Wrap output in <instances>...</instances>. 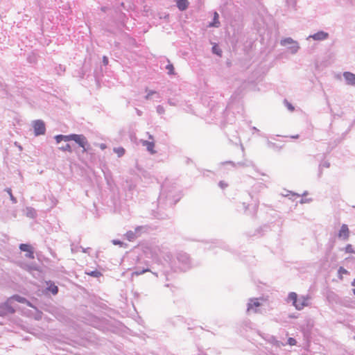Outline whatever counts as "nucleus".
Segmentation results:
<instances>
[{"label":"nucleus","instance_id":"nucleus-8","mask_svg":"<svg viewBox=\"0 0 355 355\" xmlns=\"http://www.w3.org/2000/svg\"><path fill=\"white\" fill-rule=\"evenodd\" d=\"M329 33L327 32H324L323 31H320L313 35H310L306 37V40H309L311 38L315 41H324L329 38Z\"/></svg>","mask_w":355,"mask_h":355},{"label":"nucleus","instance_id":"nucleus-3","mask_svg":"<svg viewBox=\"0 0 355 355\" xmlns=\"http://www.w3.org/2000/svg\"><path fill=\"white\" fill-rule=\"evenodd\" d=\"M311 297L309 295L298 297L297 294L295 292L289 293L287 297V302H291L298 311L302 310L305 306H308Z\"/></svg>","mask_w":355,"mask_h":355},{"label":"nucleus","instance_id":"nucleus-29","mask_svg":"<svg viewBox=\"0 0 355 355\" xmlns=\"http://www.w3.org/2000/svg\"><path fill=\"white\" fill-rule=\"evenodd\" d=\"M330 166V163L327 161H324L323 162H322L319 167H320V175H321L322 173V171H321V168H329Z\"/></svg>","mask_w":355,"mask_h":355},{"label":"nucleus","instance_id":"nucleus-35","mask_svg":"<svg viewBox=\"0 0 355 355\" xmlns=\"http://www.w3.org/2000/svg\"><path fill=\"white\" fill-rule=\"evenodd\" d=\"M157 94V92H156L150 90V91H149V92H148L147 95L145 96V98H146V100H149V99H150V98H151V96H152L153 94Z\"/></svg>","mask_w":355,"mask_h":355},{"label":"nucleus","instance_id":"nucleus-28","mask_svg":"<svg viewBox=\"0 0 355 355\" xmlns=\"http://www.w3.org/2000/svg\"><path fill=\"white\" fill-rule=\"evenodd\" d=\"M271 343L272 345L277 347H280L281 346L284 345L280 341L277 340L274 337L271 338Z\"/></svg>","mask_w":355,"mask_h":355},{"label":"nucleus","instance_id":"nucleus-27","mask_svg":"<svg viewBox=\"0 0 355 355\" xmlns=\"http://www.w3.org/2000/svg\"><path fill=\"white\" fill-rule=\"evenodd\" d=\"M12 299H14L17 302H21V303H25V302H27V300L24 297H21L19 295H14L12 297Z\"/></svg>","mask_w":355,"mask_h":355},{"label":"nucleus","instance_id":"nucleus-11","mask_svg":"<svg viewBox=\"0 0 355 355\" xmlns=\"http://www.w3.org/2000/svg\"><path fill=\"white\" fill-rule=\"evenodd\" d=\"M223 164H230L233 167H245V166H251L254 168V170H257L253 162L250 160H244L243 162H239L237 163H234L233 162L229 161L224 162Z\"/></svg>","mask_w":355,"mask_h":355},{"label":"nucleus","instance_id":"nucleus-55","mask_svg":"<svg viewBox=\"0 0 355 355\" xmlns=\"http://www.w3.org/2000/svg\"><path fill=\"white\" fill-rule=\"evenodd\" d=\"M306 194H307V192H306V191H305V192L303 193V196H305V195H306Z\"/></svg>","mask_w":355,"mask_h":355},{"label":"nucleus","instance_id":"nucleus-37","mask_svg":"<svg viewBox=\"0 0 355 355\" xmlns=\"http://www.w3.org/2000/svg\"><path fill=\"white\" fill-rule=\"evenodd\" d=\"M218 186L221 188V189H225L227 187V184H226L225 182L223 181H220L219 183H218Z\"/></svg>","mask_w":355,"mask_h":355},{"label":"nucleus","instance_id":"nucleus-48","mask_svg":"<svg viewBox=\"0 0 355 355\" xmlns=\"http://www.w3.org/2000/svg\"><path fill=\"white\" fill-rule=\"evenodd\" d=\"M59 70H61L62 71H64V68H62L61 65L59 66Z\"/></svg>","mask_w":355,"mask_h":355},{"label":"nucleus","instance_id":"nucleus-60","mask_svg":"<svg viewBox=\"0 0 355 355\" xmlns=\"http://www.w3.org/2000/svg\"><path fill=\"white\" fill-rule=\"evenodd\" d=\"M354 338L355 339V336L354 337Z\"/></svg>","mask_w":355,"mask_h":355},{"label":"nucleus","instance_id":"nucleus-50","mask_svg":"<svg viewBox=\"0 0 355 355\" xmlns=\"http://www.w3.org/2000/svg\"><path fill=\"white\" fill-rule=\"evenodd\" d=\"M101 10H102L103 12H105V11H106V10H107V8H106V7H103V8H101Z\"/></svg>","mask_w":355,"mask_h":355},{"label":"nucleus","instance_id":"nucleus-18","mask_svg":"<svg viewBox=\"0 0 355 355\" xmlns=\"http://www.w3.org/2000/svg\"><path fill=\"white\" fill-rule=\"evenodd\" d=\"M282 196L285 197H288L290 199H292L293 200L300 196V194L297 193H293L290 191H286V193H282Z\"/></svg>","mask_w":355,"mask_h":355},{"label":"nucleus","instance_id":"nucleus-57","mask_svg":"<svg viewBox=\"0 0 355 355\" xmlns=\"http://www.w3.org/2000/svg\"><path fill=\"white\" fill-rule=\"evenodd\" d=\"M214 52L217 51V49H215V48H213Z\"/></svg>","mask_w":355,"mask_h":355},{"label":"nucleus","instance_id":"nucleus-5","mask_svg":"<svg viewBox=\"0 0 355 355\" xmlns=\"http://www.w3.org/2000/svg\"><path fill=\"white\" fill-rule=\"evenodd\" d=\"M148 230L147 226H138L135 231H128L125 234V237L129 241H132L141 236V232H146Z\"/></svg>","mask_w":355,"mask_h":355},{"label":"nucleus","instance_id":"nucleus-16","mask_svg":"<svg viewBox=\"0 0 355 355\" xmlns=\"http://www.w3.org/2000/svg\"><path fill=\"white\" fill-rule=\"evenodd\" d=\"M296 42H297L294 40L291 37H286V38L282 39L280 41V44L282 46H286V45H288V44H295Z\"/></svg>","mask_w":355,"mask_h":355},{"label":"nucleus","instance_id":"nucleus-61","mask_svg":"<svg viewBox=\"0 0 355 355\" xmlns=\"http://www.w3.org/2000/svg\"><path fill=\"white\" fill-rule=\"evenodd\" d=\"M354 253H355V250H354Z\"/></svg>","mask_w":355,"mask_h":355},{"label":"nucleus","instance_id":"nucleus-30","mask_svg":"<svg viewBox=\"0 0 355 355\" xmlns=\"http://www.w3.org/2000/svg\"><path fill=\"white\" fill-rule=\"evenodd\" d=\"M59 149L60 150H62V151H68V152H70V153L72 151L71 147L70 144H67L64 146L60 147Z\"/></svg>","mask_w":355,"mask_h":355},{"label":"nucleus","instance_id":"nucleus-42","mask_svg":"<svg viewBox=\"0 0 355 355\" xmlns=\"http://www.w3.org/2000/svg\"><path fill=\"white\" fill-rule=\"evenodd\" d=\"M78 248H80V249L82 250V252H85V253L87 252V251L89 250V248H83V247H81V246H80V247H78Z\"/></svg>","mask_w":355,"mask_h":355},{"label":"nucleus","instance_id":"nucleus-40","mask_svg":"<svg viewBox=\"0 0 355 355\" xmlns=\"http://www.w3.org/2000/svg\"><path fill=\"white\" fill-rule=\"evenodd\" d=\"M288 3H291L293 6H295L296 1L295 0H286Z\"/></svg>","mask_w":355,"mask_h":355},{"label":"nucleus","instance_id":"nucleus-54","mask_svg":"<svg viewBox=\"0 0 355 355\" xmlns=\"http://www.w3.org/2000/svg\"><path fill=\"white\" fill-rule=\"evenodd\" d=\"M292 138H298V135H294L292 137Z\"/></svg>","mask_w":355,"mask_h":355},{"label":"nucleus","instance_id":"nucleus-53","mask_svg":"<svg viewBox=\"0 0 355 355\" xmlns=\"http://www.w3.org/2000/svg\"><path fill=\"white\" fill-rule=\"evenodd\" d=\"M352 285L355 286V279L352 282Z\"/></svg>","mask_w":355,"mask_h":355},{"label":"nucleus","instance_id":"nucleus-58","mask_svg":"<svg viewBox=\"0 0 355 355\" xmlns=\"http://www.w3.org/2000/svg\"><path fill=\"white\" fill-rule=\"evenodd\" d=\"M214 52L217 51V49H215V48H213Z\"/></svg>","mask_w":355,"mask_h":355},{"label":"nucleus","instance_id":"nucleus-33","mask_svg":"<svg viewBox=\"0 0 355 355\" xmlns=\"http://www.w3.org/2000/svg\"><path fill=\"white\" fill-rule=\"evenodd\" d=\"M338 274L339 275H346V274H348V271L345 269L343 267H340L339 269H338Z\"/></svg>","mask_w":355,"mask_h":355},{"label":"nucleus","instance_id":"nucleus-24","mask_svg":"<svg viewBox=\"0 0 355 355\" xmlns=\"http://www.w3.org/2000/svg\"><path fill=\"white\" fill-rule=\"evenodd\" d=\"M47 289L49 291H50L53 295H56L58 292V288L54 284H50V285L48 286Z\"/></svg>","mask_w":355,"mask_h":355},{"label":"nucleus","instance_id":"nucleus-45","mask_svg":"<svg viewBox=\"0 0 355 355\" xmlns=\"http://www.w3.org/2000/svg\"><path fill=\"white\" fill-rule=\"evenodd\" d=\"M252 129L254 130V131H256V132H259V130H258L256 127H252Z\"/></svg>","mask_w":355,"mask_h":355},{"label":"nucleus","instance_id":"nucleus-13","mask_svg":"<svg viewBox=\"0 0 355 355\" xmlns=\"http://www.w3.org/2000/svg\"><path fill=\"white\" fill-rule=\"evenodd\" d=\"M141 144L144 146L146 147V150L151 154L154 155L156 151L154 150L155 143L153 141L142 140Z\"/></svg>","mask_w":355,"mask_h":355},{"label":"nucleus","instance_id":"nucleus-6","mask_svg":"<svg viewBox=\"0 0 355 355\" xmlns=\"http://www.w3.org/2000/svg\"><path fill=\"white\" fill-rule=\"evenodd\" d=\"M261 306V303L259 302V299L258 298H252L250 299L248 302L247 307V313L248 314L250 313H256L258 312V308Z\"/></svg>","mask_w":355,"mask_h":355},{"label":"nucleus","instance_id":"nucleus-15","mask_svg":"<svg viewBox=\"0 0 355 355\" xmlns=\"http://www.w3.org/2000/svg\"><path fill=\"white\" fill-rule=\"evenodd\" d=\"M176 4L178 9L181 11L185 10L189 6L187 0H178Z\"/></svg>","mask_w":355,"mask_h":355},{"label":"nucleus","instance_id":"nucleus-51","mask_svg":"<svg viewBox=\"0 0 355 355\" xmlns=\"http://www.w3.org/2000/svg\"><path fill=\"white\" fill-rule=\"evenodd\" d=\"M77 250H78L77 248H71L72 252H76Z\"/></svg>","mask_w":355,"mask_h":355},{"label":"nucleus","instance_id":"nucleus-56","mask_svg":"<svg viewBox=\"0 0 355 355\" xmlns=\"http://www.w3.org/2000/svg\"><path fill=\"white\" fill-rule=\"evenodd\" d=\"M353 293L355 295V288L353 289Z\"/></svg>","mask_w":355,"mask_h":355},{"label":"nucleus","instance_id":"nucleus-32","mask_svg":"<svg viewBox=\"0 0 355 355\" xmlns=\"http://www.w3.org/2000/svg\"><path fill=\"white\" fill-rule=\"evenodd\" d=\"M157 112L159 114H164L165 112V109L164 107L162 106V105H158L157 107Z\"/></svg>","mask_w":355,"mask_h":355},{"label":"nucleus","instance_id":"nucleus-2","mask_svg":"<svg viewBox=\"0 0 355 355\" xmlns=\"http://www.w3.org/2000/svg\"><path fill=\"white\" fill-rule=\"evenodd\" d=\"M180 199L178 189L175 186H170L167 183L162 185L159 204L165 202L169 206L175 205Z\"/></svg>","mask_w":355,"mask_h":355},{"label":"nucleus","instance_id":"nucleus-22","mask_svg":"<svg viewBox=\"0 0 355 355\" xmlns=\"http://www.w3.org/2000/svg\"><path fill=\"white\" fill-rule=\"evenodd\" d=\"M10 196V199L13 204H16L17 202V198L12 195V190L10 188H6L4 190Z\"/></svg>","mask_w":355,"mask_h":355},{"label":"nucleus","instance_id":"nucleus-19","mask_svg":"<svg viewBox=\"0 0 355 355\" xmlns=\"http://www.w3.org/2000/svg\"><path fill=\"white\" fill-rule=\"evenodd\" d=\"M55 139L58 144L61 142L62 141H69V135H58L55 137Z\"/></svg>","mask_w":355,"mask_h":355},{"label":"nucleus","instance_id":"nucleus-26","mask_svg":"<svg viewBox=\"0 0 355 355\" xmlns=\"http://www.w3.org/2000/svg\"><path fill=\"white\" fill-rule=\"evenodd\" d=\"M85 273L94 277H98L102 275L101 272L97 270L92 271H86Z\"/></svg>","mask_w":355,"mask_h":355},{"label":"nucleus","instance_id":"nucleus-12","mask_svg":"<svg viewBox=\"0 0 355 355\" xmlns=\"http://www.w3.org/2000/svg\"><path fill=\"white\" fill-rule=\"evenodd\" d=\"M343 77L347 85H355V74L346 71L343 73Z\"/></svg>","mask_w":355,"mask_h":355},{"label":"nucleus","instance_id":"nucleus-4","mask_svg":"<svg viewBox=\"0 0 355 355\" xmlns=\"http://www.w3.org/2000/svg\"><path fill=\"white\" fill-rule=\"evenodd\" d=\"M69 141H74L78 146L83 148V152H87L89 144L87 138L83 135L71 134Z\"/></svg>","mask_w":355,"mask_h":355},{"label":"nucleus","instance_id":"nucleus-38","mask_svg":"<svg viewBox=\"0 0 355 355\" xmlns=\"http://www.w3.org/2000/svg\"><path fill=\"white\" fill-rule=\"evenodd\" d=\"M112 243L114 244V245H123V242L119 241V240H116V239H114L112 241Z\"/></svg>","mask_w":355,"mask_h":355},{"label":"nucleus","instance_id":"nucleus-20","mask_svg":"<svg viewBox=\"0 0 355 355\" xmlns=\"http://www.w3.org/2000/svg\"><path fill=\"white\" fill-rule=\"evenodd\" d=\"M113 151L117 154L119 157H121L125 154V149L123 147L114 148Z\"/></svg>","mask_w":355,"mask_h":355},{"label":"nucleus","instance_id":"nucleus-25","mask_svg":"<svg viewBox=\"0 0 355 355\" xmlns=\"http://www.w3.org/2000/svg\"><path fill=\"white\" fill-rule=\"evenodd\" d=\"M299 49H300V46H299L298 42H296V43H295L293 44H291V46L289 47L290 52L292 54L297 53V52L298 51Z\"/></svg>","mask_w":355,"mask_h":355},{"label":"nucleus","instance_id":"nucleus-41","mask_svg":"<svg viewBox=\"0 0 355 355\" xmlns=\"http://www.w3.org/2000/svg\"><path fill=\"white\" fill-rule=\"evenodd\" d=\"M99 147L101 150H105L107 148V145L105 144H100Z\"/></svg>","mask_w":355,"mask_h":355},{"label":"nucleus","instance_id":"nucleus-21","mask_svg":"<svg viewBox=\"0 0 355 355\" xmlns=\"http://www.w3.org/2000/svg\"><path fill=\"white\" fill-rule=\"evenodd\" d=\"M165 69L168 71L167 73L168 75H173V74H175L173 65L170 62L169 60H168V64L165 67Z\"/></svg>","mask_w":355,"mask_h":355},{"label":"nucleus","instance_id":"nucleus-36","mask_svg":"<svg viewBox=\"0 0 355 355\" xmlns=\"http://www.w3.org/2000/svg\"><path fill=\"white\" fill-rule=\"evenodd\" d=\"M297 343L296 340L293 338H289L288 339V344L290 345H295Z\"/></svg>","mask_w":355,"mask_h":355},{"label":"nucleus","instance_id":"nucleus-34","mask_svg":"<svg viewBox=\"0 0 355 355\" xmlns=\"http://www.w3.org/2000/svg\"><path fill=\"white\" fill-rule=\"evenodd\" d=\"M285 104L288 110H289L291 112L294 111V106L291 103H288L287 101H285Z\"/></svg>","mask_w":355,"mask_h":355},{"label":"nucleus","instance_id":"nucleus-10","mask_svg":"<svg viewBox=\"0 0 355 355\" xmlns=\"http://www.w3.org/2000/svg\"><path fill=\"white\" fill-rule=\"evenodd\" d=\"M19 249H20V250L26 252V254H25L26 257H27L28 259H34L35 258L33 249L30 245L26 244V243H21L19 245Z\"/></svg>","mask_w":355,"mask_h":355},{"label":"nucleus","instance_id":"nucleus-23","mask_svg":"<svg viewBox=\"0 0 355 355\" xmlns=\"http://www.w3.org/2000/svg\"><path fill=\"white\" fill-rule=\"evenodd\" d=\"M149 270H150L148 268H143V269H141L139 268H136L135 271L132 272V275H135L138 276V275H142Z\"/></svg>","mask_w":355,"mask_h":355},{"label":"nucleus","instance_id":"nucleus-44","mask_svg":"<svg viewBox=\"0 0 355 355\" xmlns=\"http://www.w3.org/2000/svg\"><path fill=\"white\" fill-rule=\"evenodd\" d=\"M147 134L148 135V139L153 141V136L149 134L148 132Z\"/></svg>","mask_w":355,"mask_h":355},{"label":"nucleus","instance_id":"nucleus-46","mask_svg":"<svg viewBox=\"0 0 355 355\" xmlns=\"http://www.w3.org/2000/svg\"><path fill=\"white\" fill-rule=\"evenodd\" d=\"M137 113L138 115L141 116V112L139 110L137 109Z\"/></svg>","mask_w":355,"mask_h":355},{"label":"nucleus","instance_id":"nucleus-43","mask_svg":"<svg viewBox=\"0 0 355 355\" xmlns=\"http://www.w3.org/2000/svg\"><path fill=\"white\" fill-rule=\"evenodd\" d=\"M168 104H169L170 105H172V106H175V105H176L175 103V102H173V101L172 100H171V99H169V100L168 101Z\"/></svg>","mask_w":355,"mask_h":355},{"label":"nucleus","instance_id":"nucleus-39","mask_svg":"<svg viewBox=\"0 0 355 355\" xmlns=\"http://www.w3.org/2000/svg\"><path fill=\"white\" fill-rule=\"evenodd\" d=\"M103 63L104 65H107L108 64V58L107 56L103 57Z\"/></svg>","mask_w":355,"mask_h":355},{"label":"nucleus","instance_id":"nucleus-59","mask_svg":"<svg viewBox=\"0 0 355 355\" xmlns=\"http://www.w3.org/2000/svg\"><path fill=\"white\" fill-rule=\"evenodd\" d=\"M241 148H242V150L243 151L244 148H243V146L242 145H241Z\"/></svg>","mask_w":355,"mask_h":355},{"label":"nucleus","instance_id":"nucleus-47","mask_svg":"<svg viewBox=\"0 0 355 355\" xmlns=\"http://www.w3.org/2000/svg\"><path fill=\"white\" fill-rule=\"evenodd\" d=\"M306 202V200H304V199H301V200H300V203H301V204H303V203H304V202Z\"/></svg>","mask_w":355,"mask_h":355},{"label":"nucleus","instance_id":"nucleus-1","mask_svg":"<svg viewBox=\"0 0 355 355\" xmlns=\"http://www.w3.org/2000/svg\"><path fill=\"white\" fill-rule=\"evenodd\" d=\"M160 256L168 263L170 267L176 270H187L191 267V260L189 255L184 252H177L173 257L171 252L159 249Z\"/></svg>","mask_w":355,"mask_h":355},{"label":"nucleus","instance_id":"nucleus-17","mask_svg":"<svg viewBox=\"0 0 355 355\" xmlns=\"http://www.w3.org/2000/svg\"><path fill=\"white\" fill-rule=\"evenodd\" d=\"M219 15L216 12H214L213 22L209 24L211 27H218L220 26V21L218 20Z\"/></svg>","mask_w":355,"mask_h":355},{"label":"nucleus","instance_id":"nucleus-52","mask_svg":"<svg viewBox=\"0 0 355 355\" xmlns=\"http://www.w3.org/2000/svg\"><path fill=\"white\" fill-rule=\"evenodd\" d=\"M13 216H14V218L17 217V213L15 211L13 213Z\"/></svg>","mask_w":355,"mask_h":355},{"label":"nucleus","instance_id":"nucleus-49","mask_svg":"<svg viewBox=\"0 0 355 355\" xmlns=\"http://www.w3.org/2000/svg\"><path fill=\"white\" fill-rule=\"evenodd\" d=\"M59 70H61L62 71H64V68H62L61 65L59 66Z\"/></svg>","mask_w":355,"mask_h":355},{"label":"nucleus","instance_id":"nucleus-9","mask_svg":"<svg viewBox=\"0 0 355 355\" xmlns=\"http://www.w3.org/2000/svg\"><path fill=\"white\" fill-rule=\"evenodd\" d=\"M349 233L350 232L348 225L346 224H343L338 232V237L343 241H347L349 237Z\"/></svg>","mask_w":355,"mask_h":355},{"label":"nucleus","instance_id":"nucleus-14","mask_svg":"<svg viewBox=\"0 0 355 355\" xmlns=\"http://www.w3.org/2000/svg\"><path fill=\"white\" fill-rule=\"evenodd\" d=\"M24 214L28 217V218H35L37 216V211L31 207H26V209L24 210Z\"/></svg>","mask_w":355,"mask_h":355},{"label":"nucleus","instance_id":"nucleus-7","mask_svg":"<svg viewBox=\"0 0 355 355\" xmlns=\"http://www.w3.org/2000/svg\"><path fill=\"white\" fill-rule=\"evenodd\" d=\"M34 133L35 136L44 135L46 132L45 124L42 120H35L33 121Z\"/></svg>","mask_w":355,"mask_h":355},{"label":"nucleus","instance_id":"nucleus-31","mask_svg":"<svg viewBox=\"0 0 355 355\" xmlns=\"http://www.w3.org/2000/svg\"><path fill=\"white\" fill-rule=\"evenodd\" d=\"M345 252L347 253H354V250L353 249V247L351 244H347L345 247Z\"/></svg>","mask_w":355,"mask_h":355}]
</instances>
